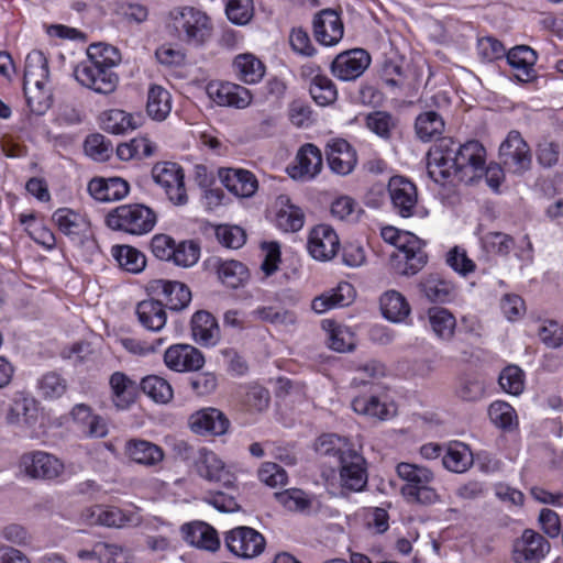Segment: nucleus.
<instances>
[{"label":"nucleus","instance_id":"nucleus-1","mask_svg":"<svg viewBox=\"0 0 563 563\" xmlns=\"http://www.w3.org/2000/svg\"><path fill=\"white\" fill-rule=\"evenodd\" d=\"M117 58L114 47L92 44L87 49V59L75 67L74 76L81 86L97 93L109 95L118 85V76L112 71Z\"/></svg>","mask_w":563,"mask_h":563},{"label":"nucleus","instance_id":"nucleus-2","mask_svg":"<svg viewBox=\"0 0 563 563\" xmlns=\"http://www.w3.org/2000/svg\"><path fill=\"white\" fill-rule=\"evenodd\" d=\"M428 263L420 240L408 231L389 225V271L400 276L418 274Z\"/></svg>","mask_w":563,"mask_h":563},{"label":"nucleus","instance_id":"nucleus-3","mask_svg":"<svg viewBox=\"0 0 563 563\" xmlns=\"http://www.w3.org/2000/svg\"><path fill=\"white\" fill-rule=\"evenodd\" d=\"M167 27L180 42L191 46H202L211 38L213 31L208 14L189 5L173 9Z\"/></svg>","mask_w":563,"mask_h":563},{"label":"nucleus","instance_id":"nucleus-4","mask_svg":"<svg viewBox=\"0 0 563 563\" xmlns=\"http://www.w3.org/2000/svg\"><path fill=\"white\" fill-rule=\"evenodd\" d=\"M396 473L405 482L400 494L407 503L431 505L439 500L438 493L430 487L434 479V474L430 468L401 462L396 466Z\"/></svg>","mask_w":563,"mask_h":563},{"label":"nucleus","instance_id":"nucleus-5","mask_svg":"<svg viewBox=\"0 0 563 563\" xmlns=\"http://www.w3.org/2000/svg\"><path fill=\"white\" fill-rule=\"evenodd\" d=\"M106 223L114 231L143 235L154 229L156 214L145 205L128 203L111 210L106 218Z\"/></svg>","mask_w":563,"mask_h":563},{"label":"nucleus","instance_id":"nucleus-6","mask_svg":"<svg viewBox=\"0 0 563 563\" xmlns=\"http://www.w3.org/2000/svg\"><path fill=\"white\" fill-rule=\"evenodd\" d=\"M20 470L32 479L54 481L65 472L64 462L53 453L35 450L21 455Z\"/></svg>","mask_w":563,"mask_h":563},{"label":"nucleus","instance_id":"nucleus-7","mask_svg":"<svg viewBox=\"0 0 563 563\" xmlns=\"http://www.w3.org/2000/svg\"><path fill=\"white\" fill-rule=\"evenodd\" d=\"M152 177L155 184L164 189L173 205L185 206L188 202L184 170L178 164L172 162L157 163L152 169Z\"/></svg>","mask_w":563,"mask_h":563},{"label":"nucleus","instance_id":"nucleus-8","mask_svg":"<svg viewBox=\"0 0 563 563\" xmlns=\"http://www.w3.org/2000/svg\"><path fill=\"white\" fill-rule=\"evenodd\" d=\"M81 520L88 525H99L109 528L137 526L141 516L136 510H123L114 506L95 505L81 512Z\"/></svg>","mask_w":563,"mask_h":563},{"label":"nucleus","instance_id":"nucleus-9","mask_svg":"<svg viewBox=\"0 0 563 563\" xmlns=\"http://www.w3.org/2000/svg\"><path fill=\"white\" fill-rule=\"evenodd\" d=\"M455 174L465 183L481 178L485 165V148L477 141H470L454 151Z\"/></svg>","mask_w":563,"mask_h":563},{"label":"nucleus","instance_id":"nucleus-10","mask_svg":"<svg viewBox=\"0 0 563 563\" xmlns=\"http://www.w3.org/2000/svg\"><path fill=\"white\" fill-rule=\"evenodd\" d=\"M549 541L539 532L526 529L512 543L514 563H540L550 551Z\"/></svg>","mask_w":563,"mask_h":563},{"label":"nucleus","instance_id":"nucleus-11","mask_svg":"<svg viewBox=\"0 0 563 563\" xmlns=\"http://www.w3.org/2000/svg\"><path fill=\"white\" fill-rule=\"evenodd\" d=\"M499 158L505 168L514 174H521L530 167V148L519 132L508 133L499 146Z\"/></svg>","mask_w":563,"mask_h":563},{"label":"nucleus","instance_id":"nucleus-12","mask_svg":"<svg viewBox=\"0 0 563 563\" xmlns=\"http://www.w3.org/2000/svg\"><path fill=\"white\" fill-rule=\"evenodd\" d=\"M264 537L253 528L236 527L225 536V544L230 552L243 559H252L260 555L265 549Z\"/></svg>","mask_w":563,"mask_h":563},{"label":"nucleus","instance_id":"nucleus-13","mask_svg":"<svg viewBox=\"0 0 563 563\" xmlns=\"http://www.w3.org/2000/svg\"><path fill=\"white\" fill-rule=\"evenodd\" d=\"M208 97L220 107L246 109L253 101L251 90L230 81H212L207 85Z\"/></svg>","mask_w":563,"mask_h":563},{"label":"nucleus","instance_id":"nucleus-14","mask_svg":"<svg viewBox=\"0 0 563 563\" xmlns=\"http://www.w3.org/2000/svg\"><path fill=\"white\" fill-rule=\"evenodd\" d=\"M250 317L258 322L282 327L294 325L297 322L296 312L283 307L275 294H264L261 303L250 312Z\"/></svg>","mask_w":563,"mask_h":563},{"label":"nucleus","instance_id":"nucleus-15","mask_svg":"<svg viewBox=\"0 0 563 563\" xmlns=\"http://www.w3.org/2000/svg\"><path fill=\"white\" fill-rule=\"evenodd\" d=\"M197 470L200 476L209 482H214L223 487H231L235 482V475L224 462L212 451L202 448L198 451Z\"/></svg>","mask_w":563,"mask_h":563},{"label":"nucleus","instance_id":"nucleus-16","mask_svg":"<svg viewBox=\"0 0 563 563\" xmlns=\"http://www.w3.org/2000/svg\"><path fill=\"white\" fill-rule=\"evenodd\" d=\"M369 64V54L362 48H354L339 54L331 68L338 79L349 81L358 78Z\"/></svg>","mask_w":563,"mask_h":563},{"label":"nucleus","instance_id":"nucleus-17","mask_svg":"<svg viewBox=\"0 0 563 563\" xmlns=\"http://www.w3.org/2000/svg\"><path fill=\"white\" fill-rule=\"evenodd\" d=\"M322 168V155L313 144H305L296 155L294 163L287 167L288 175L300 181L313 179Z\"/></svg>","mask_w":563,"mask_h":563},{"label":"nucleus","instance_id":"nucleus-18","mask_svg":"<svg viewBox=\"0 0 563 563\" xmlns=\"http://www.w3.org/2000/svg\"><path fill=\"white\" fill-rule=\"evenodd\" d=\"M389 199L400 217L410 218L418 202L417 188L412 181L402 176L389 177Z\"/></svg>","mask_w":563,"mask_h":563},{"label":"nucleus","instance_id":"nucleus-19","mask_svg":"<svg viewBox=\"0 0 563 563\" xmlns=\"http://www.w3.org/2000/svg\"><path fill=\"white\" fill-rule=\"evenodd\" d=\"M165 365L174 372L199 371L205 364L202 353L189 344L170 345L164 353Z\"/></svg>","mask_w":563,"mask_h":563},{"label":"nucleus","instance_id":"nucleus-20","mask_svg":"<svg viewBox=\"0 0 563 563\" xmlns=\"http://www.w3.org/2000/svg\"><path fill=\"white\" fill-rule=\"evenodd\" d=\"M313 34L316 40L324 46L336 45L343 37L344 26L339 13L325 9L316 14L313 19Z\"/></svg>","mask_w":563,"mask_h":563},{"label":"nucleus","instance_id":"nucleus-21","mask_svg":"<svg viewBox=\"0 0 563 563\" xmlns=\"http://www.w3.org/2000/svg\"><path fill=\"white\" fill-rule=\"evenodd\" d=\"M188 424L200 435H222L229 428V420L220 410L209 407L191 413Z\"/></svg>","mask_w":563,"mask_h":563},{"label":"nucleus","instance_id":"nucleus-22","mask_svg":"<svg viewBox=\"0 0 563 563\" xmlns=\"http://www.w3.org/2000/svg\"><path fill=\"white\" fill-rule=\"evenodd\" d=\"M339 246V236L331 227L320 224L311 230L308 251L313 258L329 261L336 254Z\"/></svg>","mask_w":563,"mask_h":563},{"label":"nucleus","instance_id":"nucleus-23","mask_svg":"<svg viewBox=\"0 0 563 563\" xmlns=\"http://www.w3.org/2000/svg\"><path fill=\"white\" fill-rule=\"evenodd\" d=\"M23 89H52L48 62L41 51H32L26 56Z\"/></svg>","mask_w":563,"mask_h":563},{"label":"nucleus","instance_id":"nucleus-24","mask_svg":"<svg viewBox=\"0 0 563 563\" xmlns=\"http://www.w3.org/2000/svg\"><path fill=\"white\" fill-rule=\"evenodd\" d=\"M219 178L224 187L236 197H252L258 188L255 175L246 169L222 168L219 170Z\"/></svg>","mask_w":563,"mask_h":563},{"label":"nucleus","instance_id":"nucleus-25","mask_svg":"<svg viewBox=\"0 0 563 563\" xmlns=\"http://www.w3.org/2000/svg\"><path fill=\"white\" fill-rule=\"evenodd\" d=\"M109 386L110 398L117 409L126 410L135 402L140 385L125 373H112Z\"/></svg>","mask_w":563,"mask_h":563},{"label":"nucleus","instance_id":"nucleus-26","mask_svg":"<svg viewBox=\"0 0 563 563\" xmlns=\"http://www.w3.org/2000/svg\"><path fill=\"white\" fill-rule=\"evenodd\" d=\"M327 159L332 172L347 175L354 169L357 155L347 141L335 139L328 143Z\"/></svg>","mask_w":563,"mask_h":563},{"label":"nucleus","instance_id":"nucleus-27","mask_svg":"<svg viewBox=\"0 0 563 563\" xmlns=\"http://www.w3.org/2000/svg\"><path fill=\"white\" fill-rule=\"evenodd\" d=\"M418 288L427 300L434 303H448L456 297V286L434 273L421 277Z\"/></svg>","mask_w":563,"mask_h":563},{"label":"nucleus","instance_id":"nucleus-28","mask_svg":"<svg viewBox=\"0 0 563 563\" xmlns=\"http://www.w3.org/2000/svg\"><path fill=\"white\" fill-rule=\"evenodd\" d=\"M130 186L120 177L93 178L88 184L90 196L101 202L117 201L125 198Z\"/></svg>","mask_w":563,"mask_h":563},{"label":"nucleus","instance_id":"nucleus-29","mask_svg":"<svg viewBox=\"0 0 563 563\" xmlns=\"http://www.w3.org/2000/svg\"><path fill=\"white\" fill-rule=\"evenodd\" d=\"M355 298L354 287L346 282L340 283L335 288L322 292L311 301V309L316 313H324L333 308L349 306Z\"/></svg>","mask_w":563,"mask_h":563},{"label":"nucleus","instance_id":"nucleus-30","mask_svg":"<svg viewBox=\"0 0 563 563\" xmlns=\"http://www.w3.org/2000/svg\"><path fill=\"white\" fill-rule=\"evenodd\" d=\"M364 463V459L355 452H350L349 457H342L340 479L343 488L352 492L364 488L367 483Z\"/></svg>","mask_w":563,"mask_h":563},{"label":"nucleus","instance_id":"nucleus-31","mask_svg":"<svg viewBox=\"0 0 563 563\" xmlns=\"http://www.w3.org/2000/svg\"><path fill=\"white\" fill-rule=\"evenodd\" d=\"M144 118L141 113H129L120 109H111L100 117L101 128L112 134H124L142 126Z\"/></svg>","mask_w":563,"mask_h":563},{"label":"nucleus","instance_id":"nucleus-32","mask_svg":"<svg viewBox=\"0 0 563 563\" xmlns=\"http://www.w3.org/2000/svg\"><path fill=\"white\" fill-rule=\"evenodd\" d=\"M275 222L285 232H297L305 223L302 210L294 205L286 195H280L275 201Z\"/></svg>","mask_w":563,"mask_h":563},{"label":"nucleus","instance_id":"nucleus-33","mask_svg":"<svg viewBox=\"0 0 563 563\" xmlns=\"http://www.w3.org/2000/svg\"><path fill=\"white\" fill-rule=\"evenodd\" d=\"M210 264L214 268L219 280L229 288L236 289L242 287L250 278L247 267L239 261H223L216 257L210 261Z\"/></svg>","mask_w":563,"mask_h":563},{"label":"nucleus","instance_id":"nucleus-34","mask_svg":"<svg viewBox=\"0 0 563 563\" xmlns=\"http://www.w3.org/2000/svg\"><path fill=\"white\" fill-rule=\"evenodd\" d=\"M184 539L191 545L216 551L219 548V538L217 531L206 522L196 521L181 527Z\"/></svg>","mask_w":563,"mask_h":563},{"label":"nucleus","instance_id":"nucleus-35","mask_svg":"<svg viewBox=\"0 0 563 563\" xmlns=\"http://www.w3.org/2000/svg\"><path fill=\"white\" fill-rule=\"evenodd\" d=\"M427 322L432 333L443 342H450L456 329L454 314L443 307H431L426 312Z\"/></svg>","mask_w":563,"mask_h":563},{"label":"nucleus","instance_id":"nucleus-36","mask_svg":"<svg viewBox=\"0 0 563 563\" xmlns=\"http://www.w3.org/2000/svg\"><path fill=\"white\" fill-rule=\"evenodd\" d=\"M454 151L434 146L428 153V174L435 183H442L455 174Z\"/></svg>","mask_w":563,"mask_h":563},{"label":"nucleus","instance_id":"nucleus-37","mask_svg":"<svg viewBox=\"0 0 563 563\" xmlns=\"http://www.w3.org/2000/svg\"><path fill=\"white\" fill-rule=\"evenodd\" d=\"M155 291L162 294L165 305L170 310H181L191 301V291L187 285L174 280H156Z\"/></svg>","mask_w":563,"mask_h":563},{"label":"nucleus","instance_id":"nucleus-38","mask_svg":"<svg viewBox=\"0 0 563 563\" xmlns=\"http://www.w3.org/2000/svg\"><path fill=\"white\" fill-rule=\"evenodd\" d=\"M124 453L131 461L146 466L156 465L164 457L163 450L158 445L141 439L126 441Z\"/></svg>","mask_w":563,"mask_h":563},{"label":"nucleus","instance_id":"nucleus-39","mask_svg":"<svg viewBox=\"0 0 563 563\" xmlns=\"http://www.w3.org/2000/svg\"><path fill=\"white\" fill-rule=\"evenodd\" d=\"M506 57L518 80L526 82L533 77L537 54L532 48L526 45L516 46L507 53Z\"/></svg>","mask_w":563,"mask_h":563},{"label":"nucleus","instance_id":"nucleus-40","mask_svg":"<svg viewBox=\"0 0 563 563\" xmlns=\"http://www.w3.org/2000/svg\"><path fill=\"white\" fill-rule=\"evenodd\" d=\"M191 334L200 345L212 346L219 338V327L214 317L207 311H197L191 318Z\"/></svg>","mask_w":563,"mask_h":563},{"label":"nucleus","instance_id":"nucleus-41","mask_svg":"<svg viewBox=\"0 0 563 563\" xmlns=\"http://www.w3.org/2000/svg\"><path fill=\"white\" fill-rule=\"evenodd\" d=\"M232 67L236 78L247 85L257 84L265 74L263 62L252 53L235 56Z\"/></svg>","mask_w":563,"mask_h":563},{"label":"nucleus","instance_id":"nucleus-42","mask_svg":"<svg viewBox=\"0 0 563 563\" xmlns=\"http://www.w3.org/2000/svg\"><path fill=\"white\" fill-rule=\"evenodd\" d=\"M321 328L327 333L328 344L331 350L344 353L355 347V335L349 327L336 323L331 319H324L321 321Z\"/></svg>","mask_w":563,"mask_h":563},{"label":"nucleus","instance_id":"nucleus-43","mask_svg":"<svg viewBox=\"0 0 563 563\" xmlns=\"http://www.w3.org/2000/svg\"><path fill=\"white\" fill-rule=\"evenodd\" d=\"M474 463L473 453L468 445L463 442H451L442 456L443 466L452 473H464Z\"/></svg>","mask_w":563,"mask_h":563},{"label":"nucleus","instance_id":"nucleus-44","mask_svg":"<svg viewBox=\"0 0 563 563\" xmlns=\"http://www.w3.org/2000/svg\"><path fill=\"white\" fill-rule=\"evenodd\" d=\"M173 107L172 95L159 85H152L147 91L146 113L154 121H164Z\"/></svg>","mask_w":563,"mask_h":563},{"label":"nucleus","instance_id":"nucleus-45","mask_svg":"<svg viewBox=\"0 0 563 563\" xmlns=\"http://www.w3.org/2000/svg\"><path fill=\"white\" fill-rule=\"evenodd\" d=\"M37 417V407L33 398L18 395L7 415L10 424L32 427Z\"/></svg>","mask_w":563,"mask_h":563},{"label":"nucleus","instance_id":"nucleus-46","mask_svg":"<svg viewBox=\"0 0 563 563\" xmlns=\"http://www.w3.org/2000/svg\"><path fill=\"white\" fill-rule=\"evenodd\" d=\"M136 314L141 324L151 331H159L166 323L164 306L157 300H143L136 307Z\"/></svg>","mask_w":563,"mask_h":563},{"label":"nucleus","instance_id":"nucleus-47","mask_svg":"<svg viewBox=\"0 0 563 563\" xmlns=\"http://www.w3.org/2000/svg\"><path fill=\"white\" fill-rule=\"evenodd\" d=\"M111 254L118 265L125 272L137 274L146 266L145 255L137 249L130 245H114Z\"/></svg>","mask_w":563,"mask_h":563},{"label":"nucleus","instance_id":"nucleus-48","mask_svg":"<svg viewBox=\"0 0 563 563\" xmlns=\"http://www.w3.org/2000/svg\"><path fill=\"white\" fill-rule=\"evenodd\" d=\"M140 387L146 396L157 404H167L174 396L170 384L157 375L144 377L140 383Z\"/></svg>","mask_w":563,"mask_h":563},{"label":"nucleus","instance_id":"nucleus-49","mask_svg":"<svg viewBox=\"0 0 563 563\" xmlns=\"http://www.w3.org/2000/svg\"><path fill=\"white\" fill-rule=\"evenodd\" d=\"M443 130L444 121L434 111H426L416 119L417 135L424 142L439 137Z\"/></svg>","mask_w":563,"mask_h":563},{"label":"nucleus","instance_id":"nucleus-50","mask_svg":"<svg viewBox=\"0 0 563 563\" xmlns=\"http://www.w3.org/2000/svg\"><path fill=\"white\" fill-rule=\"evenodd\" d=\"M352 408L356 413L371 419L383 421L387 415V405L377 396H360L352 401Z\"/></svg>","mask_w":563,"mask_h":563},{"label":"nucleus","instance_id":"nucleus-51","mask_svg":"<svg viewBox=\"0 0 563 563\" xmlns=\"http://www.w3.org/2000/svg\"><path fill=\"white\" fill-rule=\"evenodd\" d=\"M53 221L66 235H78L85 228V218L68 208H59L53 213Z\"/></svg>","mask_w":563,"mask_h":563},{"label":"nucleus","instance_id":"nucleus-52","mask_svg":"<svg viewBox=\"0 0 563 563\" xmlns=\"http://www.w3.org/2000/svg\"><path fill=\"white\" fill-rule=\"evenodd\" d=\"M310 95L317 104L329 106L336 100L338 92L332 80L323 75H316L309 88Z\"/></svg>","mask_w":563,"mask_h":563},{"label":"nucleus","instance_id":"nucleus-53","mask_svg":"<svg viewBox=\"0 0 563 563\" xmlns=\"http://www.w3.org/2000/svg\"><path fill=\"white\" fill-rule=\"evenodd\" d=\"M21 222L25 225L29 235L37 244L46 250H52L55 246L56 240L53 232L37 221L33 214H22Z\"/></svg>","mask_w":563,"mask_h":563},{"label":"nucleus","instance_id":"nucleus-54","mask_svg":"<svg viewBox=\"0 0 563 563\" xmlns=\"http://www.w3.org/2000/svg\"><path fill=\"white\" fill-rule=\"evenodd\" d=\"M482 245L487 253L506 257L515 249V240L504 232H488L482 238Z\"/></svg>","mask_w":563,"mask_h":563},{"label":"nucleus","instance_id":"nucleus-55","mask_svg":"<svg viewBox=\"0 0 563 563\" xmlns=\"http://www.w3.org/2000/svg\"><path fill=\"white\" fill-rule=\"evenodd\" d=\"M317 451L322 455L338 456L340 463H342L343 456L349 457L350 452H354L349 448V443L345 438L333 433L323 434L319 438Z\"/></svg>","mask_w":563,"mask_h":563},{"label":"nucleus","instance_id":"nucleus-56","mask_svg":"<svg viewBox=\"0 0 563 563\" xmlns=\"http://www.w3.org/2000/svg\"><path fill=\"white\" fill-rule=\"evenodd\" d=\"M37 389L42 397L46 399H56L65 394L67 384L59 374L49 372L38 379Z\"/></svg>","mask_w":563,"mask_h":563},{"label":"nucleus","instance_id":"nucleus-57","mask_svg":"<svg viewBox=\"0 0 563 563\" xmlns=\"http://www.w3.org/2000/svg\"><path fill=\"white\" fill-rule=\"evenodd\" d=\"M490 421L501 429H510L517 422L515 409L506 401L496 400L488 408Z\"/></svg>","mask_w":563,"mask_h":563},{"label":"nucleus","instance_id":"nucleus-58","mask_svg":"<svg viewBox=\"0 0 563 563\" xmlns=\"http://www.w3.org/2000/svg\"><path fill=\"white\" fill-rule=\"evenodd\" d=\"M276 500L291 511H305L311 506L310 497L301 489L289 488L274 494Z\"/></svg>","mask_w":563,"mask_h":563},{"label":"nucleus","instance_id":"nucleus-59","mask_svg":"<svg viewBox=\"0 0 563 563\" xmlns=\"http://www.w3.org/2000/svg\"><path fill=\"white\" fill-rule=\"evenodd\" d=\"M498 380L501 389L514 396L520 395L525 388V374L516 365L504 368Z\"/></svg>","mask_w":563,"mask_h":563},{"label":"nucleus","instance_id":"nucleus-60","mask_svg":"<svg viewBox=\"0 0 563 563\" xmlns=\"http://www.w3.org/2000/svg\"><path fill=\"white\" fill-rule=\"evenodd\" d=\"M200 257V247L194 241H181L175 244L170 261L180 267L194 266Z\"/></svg>","mask_w":563,"mask_h":563},{"label":"nucleus","instance_id":"nucleus-61","mask_svg":"<svg viewBox=\"0 0 563 563\" xmlns=\"http://www.w3.org/2000/svg\"><path fill=\"white\" fill-rule=\"evenodd\" d=\"M228 19L238 25H244L253 16L254 9L252 0H229L225 7Z\"/></svg>","mask_w":563,"mask_h":563},{"label":"nucleus","instance_id":"nucleus-62","mask_svg":"<svg viewBox=\"0 0 563 563\" xmlns=\"http://www.w3.org/2000/svg\"><path fill=\"white\" fill-rule=\"evenodd\" d=\"M30 110L37 115L44 114L53 103L52 89H23Z\"/></svg>","mask_w":563,"mask_h":563},{"label":"nucleus","instance_id":"nucleus-63","mask_svg":"<svg viewBox=\"0 0 563 563\" xmlns=\"http://www.w3.org/2000/svg\"><path fill=\"white\" fill-rule=\"evenodd\" d=\"M217 240L228 249H240L246 240L245 232L238 225H219L216 229Z\"/></svg>","mask_w":563,"mask_h":563},{"label":"nucleus","instance_id":"nucleus-64","mask_svg":"<svg viewBox=\"0 0 563 563\" xmlns=\"http://www.w3.org/2000/svg\"><path fill=\"white\" fill-rule=\"evenodd\" d=\"M95 554L100 563H128V552L120 545L98 542L95 544Z\"/></svg>","mask_w":563,"mask_h":563}]
</instances>
